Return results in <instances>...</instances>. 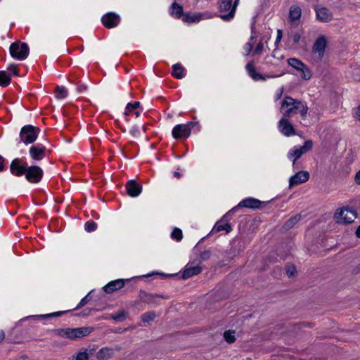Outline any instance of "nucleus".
<instances>
[{
    "label": "nucleus",
    "mask_w": 360,
    "mask_h": 360,
    "mask_svg": "<svg viewBox=\"0 0 360 360\" xmlns=\"http://www.w3.org/2000/svg\"><path fill=\"white\" fill-rule=\"evenodd\" d=\"M280 112L283 116L288 118L300 113L302 119H305L308 112V107L305 103L300 100L285 96L281 102Z\"/></svg>",
    "instance_id": "f257e3e1"
},
{
    "label": "nucleus",
    "mask_w": 360,
    "mask_h": 360,
    "mask_svg": "<svg viewBox=\"0 0 360 360\" xmlns=\"http://www.w3.org/2000/svg\"><path fill=\"white\" fill-rule=\"evenodd\" d=\"M93 331L91 327H82L77 328H61L54 330L53 335L64 338H82L90 335Z\"/></svg>",
    "instance_id": "f03ea898"
},
{
    "label": "nucleus",
    "mask_w": 360,
    "mask_h": 360,
    "mask_svg": "<svg viewBox=\"0 0 360 360\" xmlns=\"http://www.w3.org/2000/svg\"><path fill=\"white\" fill-rule=\"evenodd\" d=\"M9 49L11 57L20 60L25 59L29 54L27 44L21 41L11 44Z\"/></svg>",
    "instance_id": "7ed1b4c3"
},
{
    "label": "nucleus",
    "mask_w": 360,
    "mask_h": 360,
    "mask_svg": "<svg viewBox=\"0 0 360 360\" xmlns=\"http://www.w3.org/2000/svg\"><path fill=\"white\" fill-rule=\"evenodd\" d=\"M327 45V40L324 36L319 37L315 41L312 46V58L316 61L319 62L322 60Z\"/></svg>",
    "instance_id": "20e7f679"
},
{
    "label": "nucleus",
    "mask_w": 360,
    "mask_h": 360,
    "mask_svg": "<svg viewBox=\"0 0 360 360\" xmlns=\"http://www.w3.org/2000/svg\"><path fill=\"white\" fill-rule=\"evenodd\" d=\"M39 129L32 125L25 126L21 129L20 137L26 144L33 143L37 138Z\"/></svg>",
    "instance_id": "39448f33"
},
{
    "label": "nucleus",
    "mask_w": 360,
    "mask_h": 360,
    "mask_svg": "<svg viewBox=\"0 0 360 360\" xmlns=\"http://www.w3.org/2000/svg\"><path fill=\"white\" fill-rule=\"evenodd\" d=\"M356 217V212L348 208H342L335 214L337 222L340 224H350L354 221Z\"/></svg>",
    "instance_id": "423d86ee"
},
{
    "label": "nucleus",
    "mask_w": 360,
    "mask_h": 360,
    "mask_svg": "<svg viewBox=\"0 0 360 360\" xmlns=\"http://www.w3.org/2000/svg\"><path fill=\"white\" fill-rule=\"evenodd\" d=\"M193 125V122L176 125L172 129V136L176 139H187L191 134V129Z\"/></svg>",
    "instance_id": "0eeeda50"
},
{
    "label": "nucleus",
    "mask_w": 360,
    "mask_h": 360,
    "mask_svg": "<svg viewBox=\"0 0 360 360\" xmlns=\"http://www.w3.org/2000/svg\"><path fill=\"white\" fill-rule=\"evenodd\" d=\"M278 127L280 132L285 136H293L296 134L293 125L288 120V117L283 115L278 123Z\"/></svg>",
    "instance_id": "6e6552de"
},
{
    "label": "nucleus",
    "mask_w": 360,
    "mask_h": 360,
    "mask_svg": "<svg viewBox=\"0 0 360 360\" xmlns=\"http://www.w3.org/2000/svg\"><path fill=\"white\" fill-rule=\"evenodd\" d=\"M43 176L42 169L38 166H32L27 169L25 177L27 181L32 183L39 182Z\"/></svg>",
    "instance_id": "1a4fd4ad"
},
{
    "label": "nucleus",
    "mask_w": 360,
    "mask_h": 360,
    "mask_svg": "<svg viewBox=\"0 0 360 360\" xmlns=\"http://www.w3.org/2000/svg\"><path fill=\"white\" fill-rule=\"evenodd\" d=\"M315 12L318 20L322 22H328L333 20V15L331 11L326 7L317 6Z\"/></svg>",
    "instance_id": "9d476101"
},
{
    "label": "nucleus",
    "mask_w": 360,
    "mask_h": 360,
    "mask_svg": "<svg viewBox=\"0 0 360 360\" xmlns=\"http://www.w3.org/2000/svg\"><path fill=\"white\" fill-rule=\"evenodd\" d=\"M309 179V173L307 171H300L292 176L289 180V187L292 188L296 185L307 181Z\"/></svg>",
    "instance_id": "9b49d317"
},
{
    "label": "nucleus",
    "mask_w": 360,
    "mask_h": 360,
    "mask_svg": "<svg viewBox=\"0 0 360 360\" xmlns=\"http://www.w3.org/2000/svg\"><path fill=\"white\" fill-rule=\"evenodd\" d=\"M202 271V267L197 264L195 261L191 262L188 264V266L185 269L182 274V278L186 279L193 276L198 275Z\"/></svg>",
    "instance_id": "f8f14e48"
},
{
    "label": "nucleus",
    "mask_w": 360,
    "mask_h": 360,
    "mask_svg": "<svg viewBox=\"0 0 360 360\" xmlns=\"http://www.w3.org/2000/svg\"><path fill=\"white\" fill-rule=\"evenodd\" d=\"M102 23L108 28L117 26L120 22V17L114 13H108L102 18Z\"/></svg>",
    "instance_id": "ddd939ff"
},
{
    "label": "nucleus",
    "mask_w": 360,
    "mask_h": 360,
    "mask_svg": "<svg viewBox=\"0 0 360 360\" xmlns=\"http://www.w3.org/2000/svg\"><path fill=\"white\" fill-rule=\"evenodd\" d=\"M45 150V146L37 144L30 147L29 153L32 159L39 161L44 158Z\"/></svg>",
    "instance_id": "4468645a"
},
{
    "label": "nucleus",
    "mask_w": 360,
    "mask_h": 360,
    "mask_svg": "<svg viewBox=\"0 0 360 360\" xmlns=\"http://www.w3.org/2000/svg\"><path fill=\"white\" fill-rule=\"evenodd\" d=\"M139 298L143 302L148 303V304H158L157 299L165 298V297L163 295H158V294H155V295L148 294L143 290H140L139 291Z\"/></svg>",
    "instance_id": "2eb2a0df"
},
{
    "label": "nucleus",
    "mask_w": 360,
    "mask_h": 360,
    "mask_svg": "<svg viewBox=\"0 0 360 360\" xmlns=\"http://www.w3.org/2000/svg\"><path fill=\"white\" fill-rule=\"evenodd\" d=\"M124 285V281L123 279H117L109 282L107 285L103 287V290L108 293H112L115 291L121 289Z\"/></svg>",
    "instance_id": "dca6fc26"
},
{
    "label": "nucleus",
    "mask_w": 360,
    "mask_h": 360,
    "mask_svg": "<svg viewBox=\"0 0 360 360\" xmlns=\"http://www.w3.org/2000/svg\"><path fill=\"white\" fill-rule=\"evenodd\" d=\"M309 323H300L294 324L291 326L288 330V333L285 335H306L304 330V328L307 326H309Z\"/></svg>",
    "instance_id": "f3484780"
},
{
    "label": "nucleus",
    "mask_w": 360,
    "mask_h": 360,
    "mask_svg": "<svg viewBox=\"0 0 360 360\" xmlns=\"http://www.w3.org/2000/svg\"><path fill=\"white\" fill-rule=\"evenodd\" d=\"M261 204L262 202L260 200L252 198H248L242 200L238 205V207L257 209L260 207Z\"/></svg>",
    "instance_id": "a211bd4d"
},
{
    "label": "nucleus",
    "mask_w": 360,
    "mask_h": 360,
    "mask_svg": "<svg viewBox=\"0 0 360 360\" xmlns=\"http://www.w3.org/2000/svg\"><path fill=\"white\" fill-rule=\"evenodd\" d=\"M301 13H302V11L299 6H292L290 8V12H289V18H290V22L292 24L297 25L300 18V16H301Z\"/></svg>",
    "instance_id": "6ab92c4d"
},
{
    "label": "nucleus",
    "mask_w": 360,
    "mask_h": 360,
    "mask_svg": "<svg viewBox=\"0 0 360 360\" xmlns=\"http://www.w3.org/2000/svg\"><path fill=\"white\" fill-rule=\"evenodd\" d=\"M245 68L248 72V75L255 81L265 80V77L260 73L257 72L255 65L252 61L247 63Z\"/></svg>",
    "instance_id": "aec40b11"
},
{
    "label": "nucleus",
    "mask_w": 360,
    "mask_h": 360,
    "mask_svg": "<svg viewBox=\"0 0 360 360\" xmlns=\"http://www.w3.org/2000/svg\"><path fill=\"white\" fill-rule=\"evenodd\" d=\"M115 354V350L110 347H103L96 354L98 360H108L112 358Z\"/></svg>",
    "instance_id": "412c9836"
},
{
    "label": "nucleus",
    "mask_w": 360,
    "mask_h": 360,
    "mask_svg": "<svg viewBox=\"0 0 360 360\" xmlns=\"http://www.w3.org/2000/svg\"><path fill=\"white\" fill-rule=\"evenodd\" d=\"M27 169L25 167L20 165L19 160L15 159L13 160L11 164V172L15 176H20L23 174H25Z\"/></svg>",
    "instance_id": "4be33fe9"
},
{
    "label": "nucleus",
    "mask_w": 360,
    "mask_h": 360,
    "mask_svg": "<svg viewBox=\"0 0 360 360\" xmlns=\"http://www.w3.org/2000/svg\"><path fill=\"white\" fill-rule=\"evenodd\" d=\"M255 38H256V35H255V28H254V27H252V32H251V36L250 37V40L248 42H247L245 44V46L243 47V49L245 51V56H249L250 54L252 55V52L254 51L253 47H254Z\"/></svg>",
    "instance_id": "5701e85b"
},
{
    "label": "nucleus",
    "mask_w": 360,
    "mask_h": 360,
    "mask_svg": "<svg viewBox=\"0 0 360 360\" xmlns=\"http://www.w3.org/2000/svg\"><path fill=\"white\" fill-rule=\"evenodd\" d=\"M92 353V349H82L72 356L71 360H89Z\"/></svg>",
    "instance_id": "b1692460"
},
{
    "label": "nucleus",
    "mask_w": 360,
    "mask_h": 360,
    "mask_svg": "<svg viewBox=\"0 0 360 360\" xmlns=\"http://www.w3.org/2000/svg\"><path fill=\"white\" fill-rule=\"evenodd\" d=\"M169 13L171 15L176 18H180L181 17H183V15L184 14L183 12V7L176 2H174L172 4Z\"/></svg>",
    "instance_id": "393cba45"
},
{
    "label": "nucleus",
    "mask_w": 360,
    "mask_h": 360,
    "mask_svg": "<svg viewBox=\"0 0 360 360\" xmlns=\"http://www.w3.org/2000/svg\"><path fill=\"white\" fill-rule=\"evenodd\" d=\"M201 20L200 13H186L183 15L182 20L185 22H198Z\"/></svg>",
    "instance_id": "a878e982"
},
{
    "label": "nucleus",
    "mask_w": 360,
    "mask_h": 360,
    "mask_svg": "<svg viewBox=\"0 0 360 360\" xmlns=\"http://www.w3.org/2000/svg\"><path fill=\"white\" fill-rule=\"evenodd\" d=\"M172 75L176 79H182L184 77V68L180 64L176 63L172 66Z\"/></svg>",
    "instance_id": "bb28decb"
},
{
    "label": "nucleus",
    "mask_w": 360,
    "mask_h": 360,
    "mask_svg": "<svg viewBox=\"0 0 360 360\" xmlns=\"http://www.w3.org/2000/svg\"><path fill=\"white\" fill-rule=\"evenodd\" d=\"M219 8L221 12H230L232 9V0H219Z\"/></svg>",
    "instance_id": "cd10ccee"
},
{
    "label": "nucleus",
    "mask_w": 360,
    "mask_h": 360,
    "mask_svg": "<svg viewBox=\"0 0 360 360\" xmlns=\"http://www.w3.org/2000/svg\"><path fill=\"white\" fill-rule=\"evenodd\" d=\"M238 2H239V0H235L234 2L232 4V9L231 10V11L226 14L221 15L220 18L222 20H226V21L231 20L234 17L236 9L238 6Z\"/></svg>",
    "instance_id": "c85d7f7f"
},
{
    "label": "nucleus",
    "mask_w": 360,
    "mask_h": 360,
    "mask_svg": "<svg viewBox=\"0 0 360 360\" xmlns=\"http://www.w3.org/2000/svg\"><path fill=\"white\" fill-rule=\"evenodd\" d=\"M302 155L299 152L298 149H297V146L293 147L288 153V158L292 160V166L295 165L296 160H298Z\"/></svg>",
    "instance_id": "c756f323"
},
{
    "label": "nucleus",
    "mask_w": 360,
    "mask_h": 360,
    "mask_svg": "<svg viewBox=\"0 0 360 360\" xmlns=\"http://www.w3.org/2000/svg\"><path fill=\"white\" fill-rule=\"evenodd\" d=\"M288 64L299 71L304 67V64L300 59L290 58L287 60Z\"/></svg>",
    "instance_id": "7c9ffc66"
},
{
    "label": "nucleus",
    "mask_w": 360,
    "mask_h": 360,
    "mask_svg": "<svg viewBox=\"0 0 360 360\" xmlns=\"http://www.w3.org/2000/svg\"><path fill=\"white\" fill-rule=\"evenodd\" d=\"M313 142L311 140H307L304 143V145L302 146H297V149H298L300 154L302 155L306 154L309 151L312 149Z\"/></svg>",
    "instance_id": "2f4dec72"
},
{
    "label": "nucleus",
    "mask_w": 360,
    "mask_h": 360,
    "mask_svg": "<svg viewBox=\"0 0 360 360\" xmlns=\"http://www.w3.org/2000/svg\"><path fill=\"white\" fill-rule=\"evenodd\" d=\"M301 219L300 214H297L294 216L293 217H291L289 219L285 224H284V229H290L292 228Z\"/></svg>",
    "instance_id": "473e14b6"
},
{
    "label": "nucleus",
    "mask_w": 360,
    "mask_h": 360,
    "mask_svg": "<svg viewBox=\"0 0 360 360\" xmlns=\"http://www.w3.org/2000/svg\"><path fill=\"white\" fill-rule=\"evenodd\" d=\"M299 72L301 73V77L302 79L305 80H309L311 78V71L305 64H304V67L302 68V69L300 70Z\"/></svg>",
    "instance_id": "72a5a7b5"
},
{
    "label": "nucleus",
    "mask_w": 360,
    "mask_h": 360,
    "mask_svg": "<svg viewBox=\"0 0 360 360\" xmlns=\"http://www.w3.org/2000/svg\"><path fill=\"white\" fill-rule=\"evenodd\" d=\"M68 96V91L64 86H57L56 89V98L57 99H63Z\"/></svg>",
    "instance_id": "f704fd0d"
},
{
    "label": "nucleus",
    "mask_w": 360,
    "mask_h": 360,
    "mask_svg": "<svg viewBox=\"0 0 360 360\" xmlns=\"http://www.w3.org/2000/svg\"><path fill=\"white\" fill-rule=\"evenodd\" d=\"M155 317L156 314L154 311H148L141 316V320L144 323H149L150 321H153Z\"/></svg>",
    "instance_id": "c9c22d12"
},
{
    "label": "nucleus",
    "mask_w": 360,
    "mask_h": 360,
    "mask_svg": "<svg viewBox=\"0 0 360 360\" xmlns=\"http://www.w3.org/2000/svg\"><path fill=\"white\" fill-rule=\"evenodd\" d=\"M11 78L4 71H0V86H6L9 84Z\"/></svg>",
    "instance_id": "e433bc0d"
},
{
    "label": "nucleus",
    "mask_w": 360,
    "mask_h": 360,
    "mask_svg": "<svg viewBox=\"0 0 360 360\" xmlns=\"http://www.w3.org/2000/svg\"><path fill=\"white\" fill-rule=\"evenodd\" d=\"M126 187L127 194L132 198L135 197V181L131 180L127 184Z\"/></svg>",
    "instance_id": "4c0bfd02"
},
{
    "label": "nucleus",
    "mask_w": 360,
    "mask_h": 360,
    "mask_svg": "<svg viewBox=\"0 0 360 360\" xmlns=\"http://www.w3.org/2000/svg\"><path fill=\"white\" fill-rule=\"evenodd\" d=\"M62 314H63V312L59 311V312L51 313V314H44V315L31 316L27 317V319H41L44 318H47V317L58 316Z\"/></svg>",
    "instance_id": "58836bf2"
},
{
    "label": "nucleus",
    "mask_w": 360,
    "mask_h": 360,
    "mask_svg": "<svg viewBox=\"0 0 360 360\" xmlns=\"http://www.w3.org/2000/svg\"><path fill=\"white\" fill-rule=\"evenodd\" d=\"M214 229L216 231L219 232L221 231H226V233H229L231 231V226L229 224L226 223L225 224H217L214 226Z\"/></svg>",
    "instance_id": "ea45409f"
},
{
    "label": "nucleus",
    "mask_w": 360,
    "mask_h": 360,
    "mask_svg": "<svg viewBox=\"0 0 360 360\" xmlns=\"http://www.w3.org/2000/svg\"><path fill=\"white\" fill-rule=\"evenodd\" d=\"M264 49V43L262 42V40H260L252 52V56H261L263 53Z\"/></svg>",
    "instance_id": "a19ab883"
},
{
    "label": "nucleus",
    "mask_w": 360,
    "mask_h": 360,
    "mask_svg": "<svg viewBox=\"0 0 360 360\" xmlns=\"http://www.w3.org/2000/svg\"><path fill=\"white\" fill-rule=\"evenodd\" d=\"M211 255L212 252L210 250H206L202 251L199 255L200 262L208 260L211 257Z\"/></svg>",
    "instance_id": "79ce46f5"
},
{
    "label": "nucleus",
    "mask_w": 360,
    "mask_h": 360,
    "mask_svg": "<svg viewBox=\"0 0 360 360\" xmlns=\"http://www.w3.org/2000/svg\"><path fill=\"white\" fill-rule=\"evenodd\" d=\"M182 231L178 228H175L172 233V238L178 241L182 239Z\"/></svg>",
    "instance_id": "37998d69"
},
{
    "label": "nucleus",
    "mask_w": 360,
    "mask_h": 360,
    "mask_svg": "<svg viewBox=\"0 0 360 360\" xmlns=\"http://www.w3.org/2000/svg\"><path fill=\"white\" fill-rule=\"evenodd\" d=\"M134 110H135V104L134 103H129L127 105V107L125 108V111H124V115L125 116L133 115Z\"/></svg>",
    "instance_id": "c03bdc74"
},
{
    "label": "nucleus",
    "mask_w": 360,
    "mask_h": 360,
    "mask_svg": "<svg viewBox=\"0 0 360 360\" xmlns=\"http://www.w3.org/2000/svg\"><path fill=\"white\" fill-rule=\"evenodd\" d=\"M96 224L93 221H87L85 224L84 228L87 232H91L96 229Z\"/></svg>",
    "instance_id": "a18cd8bd"
},
{
    "label": "nucleus",
    "mask_w": 360,
    "mask_h": 360,
    "mask_svg": "<svg viewBox=\"0 0 360 360\" xmlns=\"http://www.w3.org/2000/svg\"><path fill=\"white\" fill-rule=\"evenodd\" d=\"M286 274L289 277L294 276L296 274V268L293 265L286 266Z\"/></svg>",
    "instance_id": "49530a36"
},
{
    "label": "nucleus",
    "mask_w": 360,
    "mask_h": 360,
    "mask_svg": "<svg viewBox=\"0 0 360 360\" xmlns=\"http://www.w3.org/2000/svg\"><path fill=\"white\" fill-rule=\"evenodd\" d=\"M112 318L117 321H122L125 318V312L121 311L116 314L112 315Z\"/></svg>",
    "instance_id": "de8ad7c7"
},
{
    "label": "nucleus",
    "mask_w": 360,
    "mask_h": 360,
    "mask_svg": "<svg viewBox=\"0 0 360 360\" xmlns=\"http://www.w3.org/2000/svg\"><path fill=\"white\" fill-rule=\"evenodd\" d=\"M290 38L292 41V42L295 44H297L300 42V40L301 39V36L299 33L297 32H295V33H293L290 35Z\"/></svg>",
    "instance_id": "09e8293b"
},
{
    "label": "nucleus",
    "mask_w": 360,
    "mask_h": 360,
    "mask_svg": "<svg viewBox=\"0 0 360 360\" xmlns=\"http://www.w3.org/2000/svg\"><path fill=\"white\" fill-rule=\"evenodd\" d=\"M235 335H238L234 330H228L224 333V338H234Z\"/></svg>",
    "instance_id": "8fccbe9b"
},
{
    "label": "nucleus",
    "mask_w": 360,
    "mask_h": 360,
    "mask_svg": "<svg viewBox=\"0 0 360 360\" xmlns=\"http://www.w3.org/2000/svg\"><path fill=\"white\" fill-rule=\"evenodd\" d=\"M90 293L91 292H89V294L87 295H86L84 298L82 299V300L80 301V302L77 305V308H81V307H82L83 306H84L85 304H86L88 303V302L90 300V298L89 297Z\"/></svg>",
    "instance_id": "3c124183"
},
{
    "label": "nucleus",
    "mask_w": 360,
    "mask_h": 360,
    "mask_svg": "<svg viewBox=\"0 0 360 360\" xmlns=\"http://www.w3.org/2000/svg\"><path fill=\"white\" fill-rule=\"evenodd\" d=\"M8 70L11 71L14 75H18V69L15 65H9V66L8 67Z\"/></svg>",
    "instance_id": "603ef678"
},
{
    "label": "nucleus",
    "mask_w": 360,
    "mask_h": 360,
    "mask_svg": "<svg viewBox=\"0 0 360 360\" xmlns=\"http://www.w3.org/2000/svg\"><path fill=\"white\" fill-rule=\"evenodd\" d=\"M282 31L281 30H278L277 31V36H276V45L278 44L282 39Z\"/></svg>",
    "instance_id": "864d4df0"
},
{
    "label": "nucleus",
    "mask_w": 360,
    "mask_h": 360,
    "mask_svg": "<svg viewBox=\"0 0 360 360\" xmlns=\"http://www.w3.org/2000/svg\"><path fill=\"white\" fill-rule=\"evenodd\" d=\"M282 94H283V89H280L277 93H276V100H278L281 98L282 96Z\"/></svg>",
    "instance_id": "5fc2aeb1"
},
{
    "label": "nucleus",
    "mask_w": 360,
    "mask_h": 360,
    "mask_svg": "<svg viewBox=\"0 0 360 360\" xmlns=\"http://www.w3.org/2000/svg\"><path fill=\"white\" fill-rule=\"evenodd\" d=\"M142 191L141 186L136 182V196H138Z\"/></svg>",
    "instance_id": "6e6d98bb"
},
{
    "label": "nucleus",
    "mask_w": 360,
    "mask_h": 360,
    "mask_svg": "<svg viewBox=\"0 0 360 360\" xmlns=\"http://www.w3.org/2000/svg\"><path fill=\"white\" fill-rule=\"evenodd\" d=\"M355 181L357 184H360V170L356 174Z\"/></svg>",
    "instance_id": "4d7b16f0"
},
{
    "label": "nucleus",
    "mask_w": 360,
    "mask_h": 360,
    "mask_svg": "<svg viewBox=\"0 0 360 360\" xmlns=\"http://www.w3.org/2000/svg\"><path fill=\"white\" fill-rule=\"evenodd\" d=\"M356 115L359 120H360V105L357 107L356 110Z\"/></svg>",
    "instance_id": "13d9d810"
},
{
    "label": "nucleus",
    "mask_w": 360,
    "mask_h": 360,
    "mask_svg": "<svg viewBox=\"0 0 360 360\" xmlns=\"http://www.w3.org/2000/svg\"><path fill=\"white\" fill-rule=\"evenodd\" d=\"M3 162H4V159L1 156H0V171H1L4 168Z\"/></svg>",
    "instance_id": "bf43d9fd"
},
{
    "label": "nucleus",
    "mask_w": 360,
    "mask_h": 360,
    "mask_svg": "<svg viewBox=\"0 0 360 360\" xmlns=\"http://www.w3.org/2000/svg\"><path fill=\"white\" fill-rule=\"evenodd\" d=\"M356 236L357 238H360V225L358 226V228L356 231Z\"/></svg>",
    "instance_id": "052dcab7"
},
{
    "label": "nucleus",
    "mask_w": 360,
    "mask_h": 360,
    "mask_svg": "<svg viewBox=\"0 0 360 360\" xmlns=\"http://www.w3.org/2000/svg\"><path fill=\"white\" fill-rule=\"evenodd\" d=\"M174 176L175 177H176V178H180L181 175V174H180L179 172H174Z\"/></svg>",
    "instance_id": "680f3d73"
},
{
    "label": "nucleus",
    "mask_w": 360,
    "mask_h": 360,
    "mask_svg": "<svg viewBox=\"0 0 360 360\" xmlns=\"http://www.w3.org/2000/svg\"><path fill=\"white\" fill-rule=\"evenodd\" d=\"M139 105H140L139 102H137V101H136V110H137L138 108H139ZM138 116H139V112L136 110V117H138Z\"/></svg>",
    "instance_id": "e2e57ef3"
},
{
    "label": "nucleus",
    "mask_w": 360,
    "mask_h": 360,
    "mask_svg": "<svg viewBox=\"0 0 360 360\" xmlns=\"http://www.w3.org/2000/svg\"><path fill=\"white\" fill-rule=\"evenodd\" d=\"M18 360H28L27 357L25 356H22L18 359Z\"/></svg>",
    "instance_id": "0e129e2a"
},
{
    "label": "nucleus",
    "mask_w": 360,
    "mask_h": 360,
    "mask_svg": "<svg viewBox=\"0 0 360 360\" xmlns=\"http://www.w3.org/2000/svg\"><path fill=\"white\" fill-rule=\"evenodd\" d=\"M228 343L231 344L234 342L235 339H226Z\"/></svg>",
    "instance_id": "69168bd1"
},
{
    "label": "nucleus",
    "mask_w": 360,
    "mask_h": 360,
    "mask_svg": "<svg viewBox=\"0 0 360 360\" xmlns=\"http://www.w3.org/2000/svg\"><path fill=\"white\" fill-rule=\"evenodd\" d=\"M272 56H273L274 58H276V57L277 56V54H276V51H275L273 52V55H272Z\"/></svg>",
    "instance_id": "338daca9"
},
{
    "label": "nucleus",
    "mask_w": 360,
    "mask_h": 360,
    "mask_svg": "<svg viewBox=\"0 0 360 360\" xmlns=\"http://www.w3.org/2000/svg\"><path fill=\"white\" fill-rule=\"evenodd\" d=\"M272 56H273L274 58H276V57L277 56V54H276V51H275L273 52V55H272Z\"/></svg>",
    "instance_id": "774afa93"
}]
</instances>
